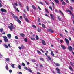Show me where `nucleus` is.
<instances>
[{
    "label": "nucleus",
    "mask_w": 74,
    "mask_h": 74,
    "mask_svg": "<svg viewBox=\"0 0 74 74\" xmlns=\"http://www.w3.org/2000/svg\"><path fill=\"white\" fill-rule=\"evenodd\" d=\"M20 36H21V37H23L25 36V34H24L23 33L20 34Z\"/></svg>",
    "instance_id": "obj_15"
},
{
    "label": "nucleus",
    "mask_w": 74,
    "mask_h": 74,
    "mask_svg": "<svg viewBox=\"0 0 74 74\" xmlns=\"http://www.w3.org/2000/svg\"><path fill=\"white\" fill-rule=\"evenodd\" d=\"M1 11L4 12H7V10L5 9L1 8L0 9Z\"/></svg>",
    "instance_id": "obj_4"
},
{
    "label": "nucleus",
    "mask_w": 74,
    "mask_h": 74,
    "mask_svg": "<svg viewBox=\"0 0 74 74\" xmlns=\"http://www.w3.org/2000/svg\"><path fill=\"white\" fill-rule=\"evenodd\" d=\"M21 47V48H22L23 49H24V48H25V47H24V46H23V45H22Z\"/></svg>",
    "instance_id": "obj_38"
},
{
    "label": "nucleus",
    "mask_w": 74,
    "mask_h": 74,
    "mask_svg": "<svg viewBox=\"0 0 74 74\" xmlns=\"http://www.w3.org/2000/svg\"><path fill=\"white\" fill-rule=\"evenodd\" d=\"M16 10L17 11H18V12H19V9H18V8L16 9Z\"/></svg>",
    "instance_id": "obj_62"
},
{
    "label": "nucleus",
    "mask_w": 74,
    "mask_h": 74,
    "mask_svg": "<svg viewBox=\"0 0 74 74\" xmlns=\"http://www.w3.org/2000/svg\"><path fill=\"white\" fill-rule=\"evenodd\" d=\"M18 69H21V65H18Z\"/></svg>",
    "instance_id": "obj_44"
},
{
    "label": "nucleus",
    "mask_w": 74,
    "mask_h": 74,
    "mask_svg": "<svg viewBox=\"0 0 74 74\" xmlns=\"http://www.w3.org/2000/svg\"><path fill=\"white\" fill-rule=\"evenodd\" d=\"M36 40H38V36L37 35L36 36Z\"/></svg>",
    "instance_id": "obj_39"
},
{
    "label": "nucleus",
    "mask_w": 74,
    "mask_h": 74,
    "mask_svg": "<svg viewBox=\"0 0 74 74\" xmlns=\"http://www.w3.org/2000/svg\"><path fill=\"white\" fill-rule=\"evenodd\" d=\"M24 41L25 42H27V38H25L24 39Z\"/></svg>",
    "instance_id": "obj_40"
},
{
    "label": "nucleus",
    "mask_w": 74,
    "mask_h": 74,
    "mask_svg": "<svg viewBox=\"0 0 74 74\" xmlns=\"http://www.w3.org/2000/svg\"><path fill=\"white\" fill-rule=\"evenodd\" d=\"M32 27H34V28H36V26H35L34 25H33L32 26Z\"/></svg>",
    "instance_id": "obj_57"
},
{
    "label": "nucleus",
    "mask_w": 74,
    "mask_h": 74,
    "mask_svg": "<svg viewBox=\"0 0 74 74\" xmlns=\"http://www.w3.org/2000/svg\"><path fill=\"white\" fill-rule=\"evenodd\" d=\"M70 64H71V66H73V67H74V63H72L71 62H70Z\"/></svg>",
    "instance_id": "obj_19"
},
{
    "label": "nucleus",
    "mask_w": 74,
    "mask_h": 74,
    "mask_svg": "<svg viewBox=\"0 0 74 74\" xmlns=\"http://www.w3.org/2000/svg\"><path fill=\"white\" fill-rule=\"evenodd\" d=\"M25 20L26 21V22H29V20H28V19L27 18H25Z\"/></svg>",
    "instance_id": "obj_48"
},
{
    "label": "nucleus",
    "mask_w": 74,
    "mask_h": 74,
    "mask_svg": "<svg viewBox=\"0 0 74 74\" xmlns=\"http://www.w3.org/2000/svg\"><path fill=\"white\" fill-rule=\"evenodd\" d=\"M32 7L34 10H36V8L34 5H32Z\"/></svg>",
    "instance_id": "obj_16"
},
{
    "label": "nucleus",
    "mask_w": 74,
    "mask_h": 74,
    "mask_svg": "<svg viewBox=\"0 0 74 74\" xmlns=\"http://www.w3.org/2000/svg\"><path fill=\"white\" fill-rule=\"evenodd\" d=\"M69 69L70 70L72 71L73 70V68H72V67H71V66H70L69 67Z\"/></svg>",
    "instance_id": "obj_32"
},
{
    "label": "nucleus",
    "mask_w": 74,
    "mask_h": 74,
    "mask_svg": "<svg viewBox=\"0 0 74 74\" xmlns=\"http://www.w3.org/2000/svg\"><path fill=\"white\" fill-rule=\"evenodd\" d=\"M6 61H7L8 62L10 60V59L8 58H7L6 59Z\"/></svg>",
    "instance_id": "obj_47"
},
{
    "label": "nucleus",
    "mask_w": 74,
    "mask_h": 74,
    "mask_svg": "<svg viewBox=\"0 0 74 74\" xmlns=\"http://www.w3.org/2000/svg\"><path fill=\"white\" fill-rule=\"evenodd\" d=\"M41 51L43 53H44L45 52L44 50H42V49H40Z\"/></svg>",
    "instance_id": "obj_50"
},
{
    "label": "nucleus",
    "mask_w": 74,
    "mask_h": 74,
    "mask_svg": "<svg viewBox=\"0 0 74 74\" xmlns=\"http://www.w3.org/2000/svg\"><path fill=\"white\" fill-rule=\"evenodd\" d=\"M66 4V2H64V1L62 3V5H65Z\"/></svg>",
    "instance_id": "obj_30"
},
{
    "label": "nucleus",
    "mask_w": 74,
    "mask_h": 74,
    "mask_svg": "<svg viewBox=\"0 0 74 74\" xmlns=\"http://www.w3.org/2000/svg\"><path fill=\"white\" fill-rule=\"evenodd\" d=\"M51 54L53 56H55V55L54 54V53H53V51L51 52Z\"/></svg>",
    "instance_id": "obj_18"
},
{
    "label": "nucleus",
    "mask_w": 74,
    "mask_h": 74,
    "mask_svg": "<svg viewBox=\"0 0 74 74\" xmlns=\"http://www.w3.org/2000/svg\"><path fill=\"white\" fill-rule=\"evenodd\" d=\"M70 8L71 10H73V8H72V7L71 6H70Z\"/></svg>",
    "instance_id": "obj_59"
},
{
    "label": "nucleus",
    "mask_w": 74,
    "mask_h": 74,
    "mask_svg": "<svg viewBox=\"0 0 74 74\" xmlns=\"http://www.w3.org/2000/svg\"><path fill=\"white\" fill-rule=\"evenodd\" d=\"M68 48V49L69 50V51H72V50H73V48H72V47L70 46H69Z\"/></svg>",
    "instance_id": "obj_6"
},
{
    "label": "nucleus",
    "mask_w": 74,
    "mask_h": 74,
    "mask_svg": "<svg viewBox=\"0 0 74 74\" xmlns=\"http://www.w3.org/2000/svg\"><path fill=\"white\" fill-rule=\"evenodd\" d=\"M40 59L42 61H44V58H40Z\"/></svg>",
    "instance_id": "obj_25"
},
{
    "label": "nucleus",
    "mask_w": 74,
    "mask_h": 74,
    "mask_svg": "<svg viewBox=\"0 0 74 74\" xmlns=\"http://www.w3.org/2000/svg\"><path fill=\"white\" fill-rule=\"evenodd\" d=\"M37 52L39 54H41V53L38 50H37Z\"/></svg>",
    "instance_id": "obj_23"
},
{
    "label": "nucleus",
    "mask_w": 74,
    "mask_h": 74,
    "mask_svg": "<svg viewBox=\"0 0 74 74\" xmlns=\"http://www.w3.org/2000/svg\"><path fill=\"white\" fill-rule=\"evenodd\" d=\"M61 46L62 48V49H66V48L64 46H63V45H61Z\"/></svg>",
    "instance_id": "obj_13"
},
{
    "label": "nucleus",
    "mask_w": 74,
    "mask_h": 74,
    "mask_svg": "<svg viewBox=\"0 0 74 74\" xmlns=\"http://www.w3.org/2000/svg\"><path fill=\"white\" fill-rule=\"evenodd\" d=\"M65 41L66 42V43L67 44H69V40L67 39V38H65Z\"/></svg>",
    "instance_id": "obj_8"
},
{
    "label": "nucleus",
    "mask_w": 74,
    "mask_h": 74,
    "mask_svg": "<svg viewBox=\"0 0 74 74\" xmlns=\"http://www.w3.org/2000/svg\"><path fill=\"white\" fill-rule=\"evenodd\" d=\"M4 45L5 46V48H8V47L7 45L5 44H4Z\"/></svg>",
    "instance_id": "obj_22"
},
{
    "label": "nucleus",
    "mask_w": 74,
    "mask_h": 74,
    "mask_svg": "<svg viewBox=\"0 0 74 74\" xmlns=\"http://www.w3.org/2000/svg\"><path fill=\"white\" fill-rule=\"evenodd\" d=\"M54 64L56 65L57 67H59L60 66V64L58 63H54Z\"/></svg>",
    "instance_id": "obj_9"
},
{
    "label": "nucleus",
    "mask_w": 74,
    "mask_h": 74,
    "mask_svg": "<svg viewBox=\"0 0 74 74\" xmlns=\"http://www.w3.org/2000/svg\"><path fill=\"white\" fill-rule=\"evenodd\" d=\"M38 31L40 33V32H41V29H40L38 28Z\"/></svg>",
    "instance_id": "obj_33"
},
{
    "label": "nucleus",
    "mask_w": 74,
    "mask_h": 74,
    "mask_svg": "<svg viewBox=\"0 0 74 74\" xmlns=\"http://www.w3.org/2000/svg\"><path fill=\"white\" fill-rule=\"evenodd\" d=\"M49 32H50V33H53V32H54V31L53 30L50 29H49Z\"/></svg>",
    "instance_id": "obj_12"
},
{
    "label": "nucleus",
    "mask_w": 74,
    "mask_h": 74,
    "mask_svg": "<svg viewBox=\"0 0 74 74\" xmlns=\"http://www.w3.org/2000/svg\"><path fill=\"white\" fill-rule=\"evenodd\" d=\"M45 3H46V4H47V5H49V4H48V2H46V1H45Z\"/></svg>",
    "instance_id": "obj_60"
},
{
    "label": "nucleus",
    "mask_w": 74,
    "mask_h": 74,
    "mask_svg": "<svg viewBox=\"0 0 74 74\" xmlns=\"http://www.w3.org/2000/svg\"><path fill=\"white\" fill-rule=\"evenodd\" d=\"M1 32H3V28H1L0 29Z\"/></svg>",
    "instance_id": "obj_49"
},
{
    "label": "nucleus",
    "mask_w": 74,
    "mask_h": 74,
    "mask_svg": "<svg viewBox=\"0 0 74 74\" xmlns=\"http://www.w3.org/2000/svg\"><path fill=\"white\" fill-rule=\"evenodd\" d=\"M5 68L6 70H8V65H6L5 66Z\"/></svg>",
    "instance_id": "obj_28"
},
{
    "label": "nucleus",
    "mask_w": 74,
    "mask_h": 74,
    "mask_svg": "<svg viewBox=\"0 0 74 74\" xmlns=\"http://www.w3.org/2000/svg\"><path fill=\"white\" fill-rule=\"evenodd\" d=\"M8 28H9L10 30H11V31H12V29H14L15 27H14V25H10V26H8Z\"/></svg>",
    "instance_id": "obj_2"
},
{
    "label": "nucleus",
    "mask_w": 74,
    "mask_h": 74,
    "mask_svg": "<svg viewBox=\"0 0 74 74\" xmlns=\"http://www.w3.org/2000/svg\"><path fill=\"white\" fill-rule=\"evenodd\" d=\"M38 22H40V21H41V20H40V18L38 17Z\"/></svg>",
    "instance_id": "obj_45"
},
{
    "label": "nucleus",
    "mask_w": 74,
    "mask_h": 74,
    "mask_svg": "<svg viewBox=\"0 0 74 74\" xmlns=\"http://www.w3.org/2000/svg\"><path fill=\"white\" fill-rule=\"evenodd\" d=\"M58 19L59 21H61V18H60V16L58 17Z\"/></svg>",
    "instance_id": "obj_37"
},
{
    "label": "nucleus",
    "mask_w": 74,
    "mask_h": 74,
    "mask_svg": "<svg viewBox=\"0 0 74 74\" xmlns=\"http://www.w3.org/2000/svg\"><path fill=\"white\" fill-rule=\"evenodd\" d=\"M32 62L34 63L35 62H36V60H32Z\"/></svg>",
    "instance_id": "obj_52"
},
{
    "label": "nucleus",
    "mask_w": 74,
    "mask_h": 74,
    "mask_svg": "<svg viewBox=\"0 0 74 74\" xmlns=\"http://www.w3.org/2000/svg\"><path fill=\"white\" fill-rule=\"evenodd\" d=\"M54 1L57 4H59V0H54Z\"/></svg>",
    "instance_id": "obj_14"
},
{
    "label": "nucleus",
    "mask_w": 74,
    "mask_h": 74,
    "mask_svg": "<svg viewBox=\"0 0 74 74\" xmlns=\"http://www.w3.org/2000/svg\"><path fill=\"white\" fill-rule=\"evenodd\" d=\"M69 12H70V14H71L72 16H73V13H72L70 11H69Z\"/></svg>",
    "instance_id": "obj_42"
},
{
    "label": "nucleus",
    "mask_w": 74,
    "mask_h": 74,
    "mask_svg": "<svg viewBox=\"0 0 74 74\" xmlns=\"http://www.w3.org/2000/svg\"><path fill=\"white\" fill-rule=\"evenodd\" d=\"M15 39L17 40V39H18V38H18V37L17 36H15Z\"/></svg>",
    "instance_id": "obj_43"
},
{
    "label": "nucleus",
    "mask_w": 74,
    "mask_h": 74,
    "mask_svg": "<svg viewBox=\"0 0 74 74\" xmlns=\"http://www.w3.org/2000/svg\"><path fill=\"white\" fill-rule=\"evenodd\" d=\"M42 27L43 28H46L45 26V25H44V24H42Z\"/></svg>",
    "instance_id": "obj_31"
},
{
    "label": "nucleus",
    "mask_w": 74,
    "mask_h": 74,
    "mask_svg": "<svg viewBox=\"0 0 74 74\" xmlns=\"http://www.w3.org/2000/svg\"><path fill=\"white\" fill-rule=\"evenodd\" d=\"M38 8L39 10H41V8H40V7H39V6H38Z\"/></svg>",
    "instance_id": "obj_61"
},
{
    "label": "nucleus",
    "mask_w": 74,
    "mask_h": 74,
    "mask_svg": "<svg viewBox=\"0 0 74 74\" xmlns=\"http://www.w3.org/2000/svg\"><path fill=\"white\" fill-rule=\"evenodd\" d=\"M45 10L47 12V13H49V12H48V10H47V8H45Z\"/></svg>",
    "instance_id": "obj_34"
},
{
    "label": "nucleus",
    "mask_w": 74,
    "mask_h": 74,
    "mask_svg": "<svg viewBox=\"0 0 74 74\" xmlns=\"http://www.w3.org/2000/svg\"><path fill=\"white\" fill-rule=\"evenodd\" d=\"M40 67H43V65H42V64H40Z\"/></svg>",
    "instance_id": "obj_55"
},
{
    "label": "nucleus",
    "mask_w": 74,
    "mask_h": 74,
    "mask_svg": "<svg viewBox=\"0 0 74 74\" xmlns=\"http://www.w3.org/2000/svg\"><path fill=\"white\" fill-rule=\"evenodd\" d=\"M39 3L40 4H42V5H44V3L41 2H39Z\"/></svg>",
    "instance_id": "obj_36"
},
{
    "label": "nucleus",
    "mask_w": 74,
    "mask_h": 74,
    "mask_svg": "<svg viewBox=\"0 0 74 74\" xmlns=\"http://www.w3.org/2000/svg\"><path fill=\"white\" fill-rule=\"evenodd\" d=\"M18 74H22V73L21 72H20Z\"/></svg>",
    "instance_id": "obj_64"
},
{
    "label": "nucleus",
    "mask_w": 74,
    "mask_h": 74,
    "mask_svg": "<svg viewBox=\"0 0 74 74\" xmlns=\"http://www.w3.org/2000/svg\"><path fill=\"white\" fill-rule=\"evenodd\" d=\"M42 44L43 45H46V43H45V41L44 40H42Z\"/></svg>",
    "instance_id": "obj_7"
},
{
    "label": "nucleus",
    "mask_w": 74,
    "mask_h": 74,
    "mask_svg": "<svg viewBox=\"0 0 74 74\" xmlns=\"http://www.w3.org/2000/svg\"><path fill=\"white\" fill-rule=\"evenodd\" d=\"M28 71H29V72H30V73H32V70H31V69H28Z\"/></svg>",
    "instance_id": "obj_46"
},
{
    "label": "nucleus",
    "mask_w": 74,
    "mask_h": 74,
    "mask_svg": "<svg viewBox=\"0 0 74 74\" xmlns=\"http://www.w3.org/2000/svg\"><path fill=\"white\" fill-rule=\"evenodd\" d=\"M56 71H57V73H58V74H61V73L60 72V69H59L58 68H56Z\"/></svg>",
    "instance_id": "obj_5"
},
{
    "label": "nucleus",
    "mask_w": 74,
    "mask_h": 74,
    "mask_svg": "<svg viewBox=\"0 0 74 74\" xmlns=\"http://www.w3.org/2000/svg\"><path fill=\"white\" fill-rule=\"evenodd\" d=\"M8 47H9V48H11V45H10V44L8 43Z\"/></svg>",
    "instance_id": "obj_41"
},
{
    "label": "nucleus",
    "mask_w": 74,
    "mask_h": 74,
    "mask_svg": "<svg viewBox=\"0 0 74 74\" xmlns=\"http://www.w3.org/2000/svg\"><path fill=\"white\" fill-rule=\"evenodd\" d=\"M23 15H24V16H23V17L24 18H25V17H26V15H25V14H23Z\"/></svg>",
    "instance_id": "obj_54"
},
{
    "label": "nucleus",
    "mask_w": 74,
    "mask_h": 74,
    "mask_svg": "<svg viewBox=\"0 0 74 74\" xmlns=\"http://www.w3.org/2000/svg\"><path fill=\"white\" fill-rule=\"evenodd\" d=\"M9 73H12V70L10 69L9 70Z\"/></svg>",
    "instance_id": "obj_56"
},
{
    "label": "nucleus",
    "mask_w": 74,
    "mask_h": 74,
    "mask_svg": "<svg viewBox=\"0 0 74 74\" xmlns=\"http://www.w3.org/2000/svg\"><path fill=\"white\" fill-rule=\"evenodd\" d=\"M24 69H25V70H28L29 69H28V68H27L26 67H25L24 68Z\"/></svg>",
    "instance_id": "obj_35"
},
{
    "label": "nucleus",
    "mask_w": 74,
    "mask_h": 74,
    "mask_svg": "<svg viewBox=\"0 0 74 74\" xmlns=\"http://www.w3.org/2000/svg\"><path fill=\"white\" fill-rule=\"evenodd\" d=\"M66 1L68 4H69V1L68 0H66Z\"/></svg>",
    "instance_id": "obj_63"
},
{
    "label": "nucleus",
    "mask_w": 74,
    "mask_h": 74,
    "mask_svg": "<svg viewBox=\"0 0 74 74\" xmlns=\"http://www.w3.org/2000/svg\"><path fill=\"white\" fill-rule=\"evenodd\" d=\"M14 19H16V20L19 23H21V21L19 19H18V16H14Z\"/></svg>",
    "instance_id": "obj_1"
},
{
    "label": "nucleus",
    "mask_w": 74,
    "mask_h": 74,
    "mask_svg": "<svg viewBox=\"0 0 74 74\" xmlns=\"http://www.w3.org/2000/svg\"><path fill=\"white\" fill-rule=\"evenodd\" d=\"M50 16L51 19H52L53 21H54V18H53V15L52 14H50Z\"/></svg>",
    "instance_id": "obj_10"
},
{
    "label": "nucleus",
    "mask_w": 74,
    "mask_h": 74,
    "mask_svg": "<svg viewBox=\"0 0 74 74\" xmlns=\"http://www.w3.org/2000/svg\"><path fill=\"white\" fill-rule=\"evenodd\" d=\"M26 9L28 11H29V7L28 6H26Z\"/></svg>",
    "instance_id": "obj_21"
},
{
    "label": "nucleus",
    "mask_w": 74,
    "mask_h": 74,
    "mask_svg": "<svg viewBox=\"0 0 74 74\" xmlns=\"http://www.w3.org/2000/svg\"><path fill=\"white\" fill-rule=\"evenodd\" d=\"M59 11L60 12V13H61V14H62V15H64V14H63V12H62V11H61V10H59Z\"/></svg>",
    "instance_id": "obj_27"
},
{
    "label": "nucleus",
    "mask_w": 74,
    "mask_h": 74,
    "mask_svg": "<svg viewBox=\"0 0 74 74\" xmlns=\"http://www.w3.org/2000/svg\"><path fill=\"white\" fill-rule=\"evenodd\" d=\"M59 11L60 12V13H61V14H62V15H64V14H63V12H62V11H61V10H59Z\"/></svg>",
    "instance_id": "obj_26"
},
{
    "label": "nucleus",
    "mask_w": 74,
    "mask_h": 74,
    "mask_svg": "<svg viewBox=\"0 0 74 74\" xmlns=\"http://www.w3.org/2000/svg\"><path fill=\"white\" fill-rule=\"evenodd\" d=\"M47 57L50 60H51V57L49 56H47Z\"/></svg>",
    "instance_id": "obj_24"
},
{
    "label": "nucleus",
    "mask_w": 74,
    "mask_h": 74,
    "mask_svg": "<svg viewBox=\"0 0 74 74\" xmlns=\"http://www.w3.org/2000/svg\"><path fill=\"white\" fill-rule=\"evenodd\" d=\"M49 8H50V10H51V11H53L52 8L51 7L49 6Z\"/></svg>",
    "instance_id": "obj_51"
},
{
    "label": "nucleus",
    "mask_w": 74,
    "mask_h": 74,
    "mask_svg": "<svg viewBox=\"0 0 74 74\" xmlns=\"http://www.w3.org/2000/svg\"><path fill=\"white\" fill-rule=\"evenodd\" d=\"M3 38H4V41L5 42H8V39H7V38L6 36H3Z\"/></svg>",
    "instance_id": "obj_3"
},
{
    "label": "nucleus",
    "mask_w": 74,
    "mask_h": 74,
    "mask_svg": "<svg viewBox=\"0 0 74 74\" xmlns=\"http://www.w3.org/2000/svg\"><path fill=\"white\" fill-rule=\"evenodd\" d=\"M7 36L9 38H10L11 37V35L10 34H7Z\"/></svg>",
    "instance_id": "obj_11"
},
{
    "label": "nucleus",
    "mask_w": 74,
    "mask_h": 74,
    "mask_svg": "<svg viewBox=\"0 0 74 74\" xmlns=\"http://www.w3.org/2000/svg\"><path fill=\"white\" fill-rule=\"evenodd\" d=\"M3 7V5H2V4L1 3H0V7Z\"/></svg>",
    "instance_id": "obj_53"
},
{
    "label": "nucleus",
    "mask_w": 74,
    "mask_h": 74,
    "mask_svg": "<svg viewBox=\"0 0 74 74\" xmlns=\"http://www.w3.org/2000/svg\"><path fill=\"white\" fill-rule=\"evenodd\" d=\"M18 48L20 49L21 50V49H22V47H21L19 46V47H18Z\"/></svg>",
    "instance_id": "obj_58"
},
{
    "label": "nucleus",
    "mask_w": 74,
    "mask_h": 74,
    "mask_svg": "<svg viewBox=\"0 0 74 74\" xmlns=\"http://www.w3.org/2000/svg\"><path fill=\"white\" fill-rule=\"evenodd\" d=\"M11 66L13 68V69H14L15 68V66H14V64H12Z\"/></svg>",
    "instance_id": "obj_20"
},
{
    "label": "nucleus",
    "mask_w": 74,
    "mask_h": 74,
    "mask_svg": "<svg viewBox=\"0 0 74 74\" xmlns=\"http://www.w3.org/2000/svg\"><path fill=\"white\" fill-rule=\"evenodd\" d=\"M21 65H22V66H25V63H24L23 62H22L21 63Z\"/></svg>",
    "instance_id": "obj_29"
},
{
    "label": "nucleus",
    "mask_w": 74,
    "mask_h": 74,
    "mask_svg": "<svg viewBox=\"0 0 74 74\" xmlns=\"http://www.w3.org/2000/svg\"><path fill=\"white\" fill-rule=\"evenodd\" d=\"M32 40H33V41H34V40H35V39L34 38H31V37H29Z\"/></svg>",
    "instance_id": "obj_17"
}]
</instances>
